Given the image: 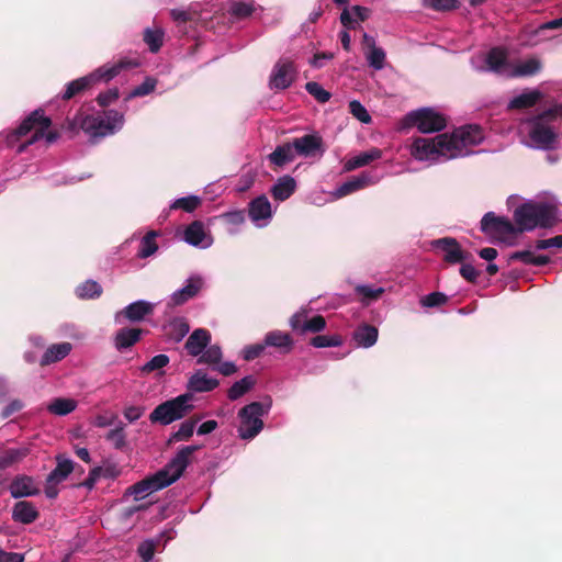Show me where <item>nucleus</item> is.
Listing matches in <instances>:
<instances>
[{
	"label": "nucleus",
	"mask_w": 562,
	"mask_h": 562,
	"mask_svg": "<svg viewBox=\"0 0 562 562\" xmlns=\"http://www.w3.org/2000/svg\"><path fill=\"white\" fill-rule=\"evenodd\" d=\"M485 139L484 130L476 124L456 128L452 133L424 138V164H441L473 153L472 147Z\"/></svg>",
	"instance_id": "nucleus-1"
},
{
	"label": "nucleus",
	"mask_w": 562,
	"mask_h": 562,
	"mask_svg": "<svg viewBox=\"0 0 562 562\" xmlns=\"http://www.w3.org/2000/svg\"><path fill=\"white\" fill-rule=\"evenodd\" d=\"M562 119V102L554 103L538 114L519 121L518 132L522 143L533 149L551 150L558 145L555 121Z\"/></svg>",
	"instance_id": "nucleus-2"
},
{
	"label": "nucleus",
	"mask_w": 562,
	"mask_h": 562,
	"mask_svg": "<svg viewBox=\"0 0 562 562\" xmlns=\"http://www.w3.org/2000/svg\"><path fill=\"white\" fill-rule=\"evenodd\" d=\"M471 66L479 72H493L505 78H526L539 74L542 63L538 57H529L512 63L505 48L493 47L471 58Z\"/></svg>",
	"instance_id": "nucleus-3"
},
{
	"label": "nucleus",
	"mask_w": 562,
	"mask_h": 562,
	"mask_svg": "<svg viewBox=\"0 0 562 562\" xmlns=\"http://www.w3.org/2000/svg\"><path fill=\"white\" fill-rule=\"evenodd\" d=\"M201 449L199 445L184 446L178 450L176 456L155 474L143 479L131 485L127 493L135 496V499H142L146 495L162 490L175 483L190 464L191 457Z\"/></svg>",
	"instance_id": "nucleus-4"
},
{
	"label": "nucleus",
	"mask_w": 562,
	"mask_h": 562,
	"mask_svg": "<svg viewBox=\"0 0 562 562\" xmlns=\"http://www.w3.org/2000/svg\"><path fill=\"white\" fill-rule=\"evenodd\" d=\"M558 201L554 198L529 200L514 212L517 232H530L537 227L550 228L559 221Z\"/></svg>",
	"instance_id": "nucleus-5"
},
{
	"label": "nucleus",
	"mask_w": 562,
	"mask_h": 562,
	"mask_svg": "<svg viewBox=\"0 0 562 562\" xmlns=\"http://www.w3.org/2000/svg\"><path fill=\"white\" fill-rule=\"evenodd\" d=\"M123 123L124 116L116 110H106L97 115L78 112L74 119H67L63 123V128L71 133L82 130L91 139L97 140L114 134L123 126Z\"/></svg>",
	"instance_id": "nucleus-6"
},
{
	"label": "nucleus",
	"mask_w": 562,
	"mask_h": 562,
	"mask_svg": "<svg viewBox=\"0 0 562 562\" xmlns=\"http://www.w3.org/2000/svg\"><path fill=\"white\" fill-rule=\"evenodd\" d=\"M52 125V120L45 115L44 110L36 109L31 112L21 124L8 133L5 144L8 147H13L22 137L34 131L30 139L21 144L18 153H23L30 145H33L41 138L45 137L48 144L56 142L59 138L58 131H47Z\"/></svg>",
	"instance_id": "nucleus-7"
},
{
	"label": "nucleus",
	"mask_w": 562,
	"mask_h": 562,
	"mask_svg": "<svg viewBox=\"0 0 562 562\" xmlns=\"http://www.w3.org/2000/svg\"><path fill=\"white\" fill-rule=\"evenodd\" d=\"M138 65V61L135 59L123 58L112 66L100 67L94 72L67 83L61 99L68 101L90 89L95 82L100 80L109 81L116 77L123 69L135 68Z\"/></svg>",
	"instance_id": "nucleus-8"
},
{
	"label": "nucleus",
	"mask_w": 562,
	"mask_h": 562,
	"mask_svg": "<svg viewBox=\"0 0 562 562\" xmlns=\"http://www.w3.org/2000/svg\"><path fill=\"white\" fill-rule=\"evenodd\" d=\"M191 400L192 394L184 393L172 400L166 401L155 407L149 415V420L153 424H160L164 426L179 420L193 409V405L190 404Z\"/></svg>",
	"instance_id": "nucleus-9"
},
{
	"label": "nucleus",
	"mask_w": 562,
	"mask_h": 562,
	"mask_svg": "<svg viewBox=\"0 0 562 562\" xmlns=\"http://www.w3.org/2000/svg\"><path fill=\"white\" fill-rule=\"evenodd\" d=\"M481 231L486 234L492 241L502 243L509 246L515 244L518 234L516 226L504 216H496L493 212L486 213L481 221Z\"/></svg>",
	"instance_id": "nucleus-10"
},
{
	"label": "nucleus",
	"mask_w": 562,
	"mask_h": 562,
	"mask_svg": "<svg viewBox=\"0 0 562 562\" xmlns=\"http://www.w3.org/2000/svg\"><path fill=\"white\" fill-rule=\"evenodd\" d=\"M265 413V407L260 402H252L239 411L238 435L241 439H252L261 431L263 428L261 417Z\"/></svg>",
	"instance_id": "nucleus-11"
},
{
	"label": "nucleus",
	"mask_w": 562,
	"mask_h": 562,
	"mask_svg": "<svg viewBox=\"0 0 562 562\" xmlns=\"http://www.w3.org/2000/svg\"><path fill=\"white\" fill-rule=\"evenodd\" d=\"M296 75L294 61L290 58H280L272 68L269 87L274 90H285L294 82Z\"/></svg>",
	"instance_id": "nucleus-12"
},
{
	"label": "nucleus",
	"mask_w": 562,
	"mask_h": 562,
	"mask_svg": "<svg viewBox=\"0 0 562 562\" xmlns=\"http://www.w3.org/2000/svg\"><path fill=\"white\" fill-rule=\"evenodd\" d=\"M326 319L323 315H314L308 317V311L301 310L294 313L290 319L289 325L291 329L297 335L318 334L326 328Z\"/></svg>",
	"instance_id": "nucleus-13"
},
{
	"label": "nucleus",
	"mask_w": 562,
	"mask_h": 562,
	"mask_svg": "<svg viewBox=\"0 0 562 562\" xmlns=\"http://www.w3.org/2000/svg\"><path fill=\"white\" fill-rule=\"evenodd\" d=\"M292 145L296 155L305 158L315 157L317 154L322 156L325 151L323 138L317 134H305L295 137Z\"/></svg>",
	"instance_id": "nucleus-14"
},
{
	"label": "nucleus",
	"mask_w": 562,
	"mask_h": 562,
	"mask_svg": "<svg viewBox=\"0 0 562 562\" xmlns=\"http://www.w3.org/2000/svg\"><path fill=\"white\" fill-rule=\"evenodd\" d=\"M10 494L13 498H22L29 496H35L40 494V488L35 484V481L32 476L21 474L16 475L10 486Z\"/></svg>",
	"instance_id": "nucleus-15"
},
{
	"label": "nucleus",
	"mask_w": 562,
	"mask_h": 562,
	"mask_svg": "<svg viewBox=\"0 0 562 562\" xmlns=\"http://www.w3.org/2000/svg\"><path fill=\"white\" fill-rule=\"evenodd\" d=\"M448 115L438 106H424V134L435 133L447 126Z\"/></svg>",
	"instance_id": "nucleus-16"
},
{
	"label": "nucleus",
	"mask_w": 562,
	"mask_h": 562,
	"mask_svg": "<svg viewBox=\"0 0 562 562\" xmlns=\"http://www.w3.org/2000/svg\"><path fill=\"white\" fill-rule=\"evenodd\" d=\"M434 249L442 252L446 261L451 263L460 262L463 259L459 244L453 238L445 237L430 243Z\"/></svg>",
	"instance_id": "nucleus-17"
},
{
	"label": "nucleus",
	"mask_w": 562,
	"mask_h": 562,
	"mask_svg": "<svg viewBox=\"0 0 562 562\" xmlns=\"http://www.w3.org/2000/svg\"><path fill=\"white\" fill-rule=\"evenodd\" d=\"M143 333L140 328L123 327L115 333L113 345L117 351L122 352L137 344Z\"/></svg>",
	"instance_id": "nucleus-18"
},
{
	"label": "nucleus",
	"mask_w": 562,
	"mask_h": 562,
	"mask_svg": "<svg viewBox=\"0 0 562 562\" xmlns=\"http://www.w3.org/2000/svg\"><path fill=\"white\" fill-rule=\"evenodd\" d=\"M203 281L200 277H191L188 280V283L176 291L170 299V305L179 306L194 297L199 291L202 289Z\"/></svg>",
	"instance_id": "nucleus-19"
},
{
	"label": "nucleus",
	"mask_w": 562,
	"mask_h": 562,
	"mask_svg": "<svg viewBox=\"0 0 562 562\" xmlns=\"http://www.w3.org/2000/svg\"><path fill=\"white\" fill-rule=\"evenodd\" d=\"M211 341V334L207 329L198 328L191 333L186 341L184 348L192 357L200 356Z\"/></svg>",
	"instance_id": "nucleus-20"
},
{
	"label": "nucleus",
	"mask_w": 562,
	"mask_h": 562,
	"mask_svg": "<svg viewBox=\"0 0 562 562\" xmlns=\"http://www.w3.org/2000/svg\"><path fill=\"white\" fill-rule=\"evenodd\" d=\"M543 98L539 89H525L521 93L513 97L507 108L509 110L528 109L535 106Z\"/></svg>",
	"instance_id": "nucleus-21"
},
{
	"label": "nucleus",
	"mask_w": 562,
	"mask_h": 562,
	"mask_svg": "<svg viewBox=\"0 0 562 562\" xmlns=\"http://www.w3.org/2000/svg\"><path fill=\"white\" fill-rule=\"evenodd\" d=\"M263 340L267 347H274L283 355L290 353L294 348V340L291 335L281 330L267 333Z\"/></svg>",
	"instance_id": "nucleus-22"
},
{
	"label": "nucleus",
	"mask_w": 562,
	"mask_h": 562,
	"mask_svg": "<svg viewBox=\"0 0 562 562\" xmlns=\"http://www.w3.org/2000/svg\"><path fill=\"white\" fill-rule=\"evenodd\" d=\"M216 379L209 378L203 370H196L189 379L187 389L190 392L203 393L213 391L218 386Z\"/></svg>",
	"instance_id": "nucleus-23"
},
{
	"label": "nucleus",
	"mask_w": 562,
	"mask_h": 562,
	"mask_svg": "<svg viewBox=\"0 0 562 562\" xmlns=\"http://www.w3.org/2000/svg\"><path fill=\"white\" fill-rule=\"evenodd\" d=\"M154 312V305L146 301H136L125 306L119 315L124 316L130 322H140L146 316L151 315Z\"/></svg>",
	"instance_id": "nucleus-24"
},
{
	"label": "nucleus",
	"mask_w": 562,
	"mask_h": 562,
	"mask_svg": "<svg viewBox=\"0 0 562 562\" xmlns=\"http://www.w3.org/2000/svg\"><path fill=\"white\" fill-rule=\"evenodd\" d=\"M38 517L40 513L31 502L19 501L13 506L12 519L14 521L29 525L34 522Z\"/></svg>",
	"instance_id": "nucleus-25"
},
{
	"label": "nucleus",
	"mask_w": 562,
	"mask_h": 562,
	"mask_svg": "<svg viewBox=\"0 0 562 562\" xmlns=\"http://www.w3.org/2000/svg\"><path fill=\"white\" fill-rule=\"evenodd\" d=\"M379 337V330L375 326L363 323L360 324L352 334V338L357 346L370 348L375 345Z\"/></svg>",
	"instance_id": "nucleus-26"
},
{
	"label": "nucleus",
	"mask_w": 562,
	"mask_h": 562,
	"mask_svg": "<svg viewBox=\"0 0 562 562\" xmlns=\"http://www.w3.org/2000/svg\"><path fill=\"white\" fill-rule=\"evenodd\" d=\"M248 214L252 222L268 220L272 216L271 204L266 195H259L248 204Z\"/></svg>",
	"instance_id": "nucleus-27"
},
{
	"label": "nucleus",
	"mask_w": 562,
	"mask_h": 562,
	"mask_svg": "<svg viewBox=\"0 0 562 562\" xmlns=\"http://www.w3.org/2000/svg\"><path fill=\"white\" fill-rule=\"evenodd\" d=\"M535 248L533 245L530 246L528 249L515 251L509 255L508 260L509 261H520L525 265H531V266H546L550 262V257L547 255H535Z\"/></svg>",
	"instance_id": "nucleus-28"
},
{
	"label": "nucleus",
	"mask_w": 562,
	"mask_h": 562,
	"mask_svg": "<svg viewBox=\"0 0 562 562\" xmlns=\"http://www.w3.org/2000/svg\"><path fill=\"white\" fill-rule=\"evenodd\" d=\"M296 189V182L291 176H283L278 179L271 188V194L277 201L288 200Z\"/></svg>",
	"instance_id": "nucleus-29"
},
{
	"label": "nucleus",
	"mask_w": 562,
	"mask_h": 562,
	"mask_svg": "<svg viewBox=\"0 0 562 562\" xmlns=\"http://www.w3.org/2000/svg\"><path fill=\"white\" fill-rule=\"evenodd\" d=\"M71 351L70 342L55 344L47 348L40 363L42 367L58 362L66 358Z\"/></svg>",
	"instance_id": "nucleus-30"
},
{
	"label": "nucleus",
	"mask_w": 562,
	"mask_h": 562,
	"mask_svg": "<svg viewBox=\"0 0 562 562\" xmlns=\"http://www.w3.org/2000/svg\"><path fill=\"white\" fill-rule=\"evenodd\" d=\"M296 153L292 145V142L284 143L276 147V149L269 155V160L277 167H283L284 165L294 160Z\"/></svg>",
	"instance_id": "nucleus-31"
},
{
	"label": "nucleus",
	"mask_w": 562,
	"mask_h": 562,
	"mask_svg": "<svg viewBox=\"0 0 562 562\" xmlns=\"http://www.w3.org/2000/svg\"><path fill=\"white\" fill-rule=\"evenodd\" d=\"M29 453L26 447L0 450V471L21 462Z\"/></svg>",
	"instance_id": "nucleus-32"
},
{
	"label": "nucleus",
	"mask_w": 562,
	"mask_h": 562,
	"mask_svg": "<svg viewBox=\"0 0 562 562\" xmlns=\"http://www.w3.org/2000/svg\"><path fill=\"white\" fill-rule=\"evenodd\" d=\"M56 467L47 475L49 481H56L58 483L65 481L68 475L75 470V463L72 460L65 458L63 454L56 456Z\"/></svg>",
	"instance_id": "nucleus-33"
},
{
	"label": "nucleus",
	"mask_w": 562,
	"mask_h": 562,
	"mask_svg": "<svg viewBox=\"0 0 562 562\" xmlns=\"http://www.w3.org/2000/svg\"><path fill=\"white\" fill-rule=\"evenodd\" d=\"M382 157V150L373 147L367 151H362L353 158L349 159L346 162L347 170H353L363 166L369 165L370 162L378 160Z\"/></svg>",
	"instance_id": "nucleus-34"
},
{
	"label": "nucleus",
	"mask_w": 562,
	"mask_h": 562,
	"mask_svg": "<svg viewBox=\"0 0 562 562\" xmlns=\"http://www.w3.org/2000/svg\"><path fill=\"white\" fill-rule=\"evenodd\" d=\"M77 407V402L72 398L56 397L47 406L49 413L57 416H66L74 412Z\"/></svg>",
	"instance_id": "nucleus-35"
},
{
	"label": "nucleus",
	"mask_w": 562,
	"mask_h": 562,
	"mask_svg": "<svg viewBox=\"0 0 562 562\" xmlns=\"http://www.w3.org/2000/svg\"><path fill=\"white\" fill-rule=\"evenodd\" d=\"M102 292V286L94 280H87L76 288V294L81 300L98 299Z\"/></svg>",
	"instance_id": "nucleus-36"
},
{
	"label": "nucleus",
	"mask_w": 562,
	"mask_h": 562,
	"mask_svg": "<svg viewBox=\"0 0 562 562\" xmlns=\"http://www.w3.org/2000/svg\"><path fill=\"white\" fill-rule=\"evenodd\" d=\"M205 237L204 225L194 221L184 229V240L192 246H200Z\"/></svg>",
	"instance_id": "nucleus-37"
},
{
	"label": "nucleus",
	"mask_w": 562,
	"mask_h": 562,
	"mask_svg": "<svg viewBox=\"0 0 562 562\" xmlns=\"http://www.w3.org/2000/svg\"><path fill=\"white\" fill-rule=\"evenodd\" d=\"M256 383L251 375H247L241 380L235 382L227 391V397L231 401H236L245 395Z\"/></svg>",
	"instance_id": "nucleus-38"
},
{
	"label": "nucleus",
	"mask_w": 562,
	"mask_h": 562,
	"mask_svg": "<svg viewBox=\"0 0 562 562\" xmlns=\"http://www.w3.org/2000/svg\"><path fill=\"white\" fill-rule=\"evenodd\" d=\"M157 235H158L157 232L150 231L142 238L140 244H139V249L137 252V256L139 258H148L157 251V249H158V245L156 243Z\"/></svg>",
	"instance_id": "nucleus-39"
},
{
	"label": "nucleus",
	"mask_w": 562,
	"mask_h": 562,
	"mask_svg": "<svg viewBox=\"0 0 562 562\" xmlns=\"http://www.w3.org/2000/svg\"><path fill=\"white\" fill-rule=\"evenodd\" d=\"M164 32L160 29H146L144 31V42L147 44L151 53H157L164 43Z\"/></svg>",
	"instance_id": "nucleus-40"
},
{
	"label": "nucleus",
	"mask_w": 562,
	"mask_h": 562,
	"mask_svg": "<svg viewBox=\"0 0 562 562\" xmlns=\"http://www.w3.org/2000/svg\"><path fill=\"white\" fill-rule=\"evenodd\" d=\"M356 293L361 296V302L369 305L371 302L376 301L384 293L383 288H372L370 285H357Z\"/></svg>",
	"instance_id": "nucleus-41"
},
{
	"label": "nucleus",
	"mask_w": 562,
	"mask_h": 562,
	"mask_svg": "<svg viewBox=\"0 0 562 562\" xmlns=\"http://www.w3.org/2000/svg\"><path fill=\"white\" fill-rule=\"evenodd\" d=\"M190 326L183 318H175L169 324L168 335L175 341H180L189 333Z\"/></svg>",
	"instance_id": "nucleus-42"
},
{
	"label": "nucleus",
	"mask_w": 562,
	"mask_h": 562,
	"mask_svg": "<svg viewBox=\"0 0 562 562\" xmlns=\"http://www.w3.org/2000/svg\"><path fill=\"white\" fill-rule=\"evenodd\" d=\"M412 127H417L422 132V109H416L407 113L400 122L398 131L404 132Z\"/></svg>",
	"instance_id": "nucleus-43"
},
{
	"label": "nucleus",
	"mask_w": 562,
	"mask_h": 562,
	"mask_svg": "<svg viewBox=\"0 0 562 562\" xmlns=\"http://www.w3.org/2000/svg\"><path fill=\"white\" fill-rule=\"evenodd\" d=\"M344 342L340 335L325 336L317 335L311 338L310 345L314 348L339 347Z\"/></svg>",
	"instance_id": "nucleus-44"
},
{
	"label": "nucleus",
	"mask_w": 562,
	"mask_h": 562,
	"mask_svg": "<svg viewBox=\"0 0 562 562\" xmlns=\"http://www.w3.org/2000/svg\"><path fill=\"white\" fill-rule=\"evenodd\" d=\"M385 57L386 55L383 48L378 46L371 47L366 52V58L369 66L375 70H381L384 67Z\"/></svg>",
	"instance_id": "nucleus-45"
},
{
	"label": "nucleus",
	"mask_w": 562,
	"mask_h": 562,
	"mask_svg": "<svg viewBox=\"0 0 562 562\" xmlns=\"http://www.w3.org/2000/svg\"><path fill=\"white\" fill-rule=\"evenodd\" d=\"M255 11L254 2H233L228 9V12L234 18L241 20L250 16Z\"/></svg>",
	"instance_id": "nucleus-46"
},
{
	"label": "nucleus",
	"mask_w": 562,
	"mask_h": 562,
	"mask_svg": "<svg viewBox=\"0 0 562 562\" xmlns=\"http://www.w3.org/2000/svg\"><path fill=\"white\" fill-rule=\"evenodd\" d=\"M198 420L199 418L183 422L179 429L172 434L171 438L169 439V443L173 441L189 440L194 432V427Z\"/></svg>",
	"instance_id": "nucleus-47"
},
{
	"label": "nucleus",
	"mask_w": 562,
	"mask_h": 562,
	"mask_svg": "<svg viewBox=\"0 0 562 562\" xmlns=\"http://www.w3.org/2000/svg\"><path fill=\"white\" fill-rule=\"evenodd\" d=\"M222 360V349L217 345H212L205 348V351L202 352L198 359V363H206V364H218Z\"/></svg>",
	"instance_id": "nucleus-48"
},
{
	"label": "nucleus",
	"mask_w": 562,
	"mask_h": 562,
	"mask_svg": "<svg viewBox=\"0 0 562 562\" xmlns=\"http://www.w3.org/2000/svg\"><path fill=\"white\" fill-rule=\"evenodd\" d=\"M402 158H413L417 161L422 160V137H415L411 144L401 147Z\"/></svg>",
	"instance_id": "nucleus-49"
},
{
	"label": "nucleus",
	"mask_w": 562,
	"mask_h": 562,
	"mask_svg": "<svg viewBox=\"0 0 562 562\" xmlns=\"http://www.w3.org/2000/svg\"><path fill=\"white\" fill-rule=\"evenodd\" d=\"M160 538H158L156 540L148 539L139 543L137 548V553L142 558L143 562H149L153 559L156 548L160 543Z\"/></svg>",
	"instance_id": "nucleus-50"
},
{
	"label": "nucleus",
	"mask_w": 562,
	"mask_h": 562,
	"mask_svg": "<svg viewBox=\"0 0 562 562\" xmlns=\"http://www.w3.org/2000/svg\"><path fill=\"white\" fill-rule=\"evenodd\" d=\"M201 204V199L196 195H189L177 199L170 206L172 210L181 209L188 213L193 212Z\"/></svg>",
	"instance_id": "nucleus-51"
},
{
	"label": "nucleus",
	"mask_w": 562,
	"mask_h": 562,
	"mask_svg": "<svg viewBox=\"0 0 562 562\" xmlns=\"http://www.w3.org/2000/svg\"><path fill=\"white\" fill-rule=\"evenodd\" d=\"M106 440L111 441L115 449L122 450L126 446V435L124 432V425H120L110 430L106 435Z\"/></svg>",
	"instance_id": "nucleus-52"
},
{
	"label": "nucleus",
	"mask_w": 562,
	"mask_h": 562,
	"mask_svg": "<svg viewBox=\"0 0 562 562\" xmlns=\"http://www.w3.org/2000/svg\"><path fill=\"white\" fill-rule=\"evenodd\" d=\"M305 90L321 103L327 102L331 97L330 92L315 81H308L305 85Z\"/></svg>",
	"instance_id": "nucleus-53"
},
{
	"label": "nucleus",
	"mask_w": 562,
	"mask_h": 562,
	"mask_svg": "<svg viewBox=\"0 0 562 562\" xmlns=\"http://www.w3.org/2000/svg\"><path fill=\"white\" fill-rule=\"evenodd\" d=\"M168 363H169V357L167 355L160 353V355L153 357L148 362H146L142 367V372L148 374L156 370L162 369Z\"/></svg>",
	"instance_id": "nucleus-54"
},
{
	"label": "nucleus",
	"mask_w": 562,
	"mask_h": 562,
	"mask_svg": "<svg viewBox=\"0 0 562 562\" xmlns=\"http://www.w3.org/2000/svg\"><path fill=\"white\" fill-rule=\"evenodd\" d=\"M459 0H424V5L436 11H450L459 8Z\"/></svg>",
	"instance_id": "nucleus-55"
},
{
	"label": "nucleus",
	"mask_w": 562,
	"mask_h": 562,
	"mask_svg": "<svg viewBox=\"0 0 562 562\" xmlns=\"http://www.w3.org/2000/svg\"><path fill=\"white\" fill-rule=\"evenodd\" d=\"M349 111L350 113L359 120L361 123H370L371 116L368 113L367 109L357 100H352L349 102Z\"/></svg>",
	"instance_id": "nucleus-56"
},
{
	"label": "nucleus",
	"mask_w": 562,
	"mask_h": 562,
	"mask_svg": "<svg viewBox=\"0 0 562 562\" xmlns=\"http://www.w3.org/2000/svg\"><path fill=\"white\" fill-rule=\"evenodd\" d=\"M533 248L535 250L562 248V235H557L547 239H537L533 244Z\"/></svg>",
	"instance_id": "nucleus-57"
},
{
	"label": "nucleus",
	"mask_w": 562,
	"mask_h": 562,
	"mask_svg": "<svg viewBox=\"0 0 562 562\" xmlns=\"http://www.w3.org/2000/svg\"><path fill=\"white\" fill-rule=\"evenodd\" d=\"M170 15L176 22L187 23L191 21H196L199 19V13L194 10H179L172 9L170 11Z\"/></svg>",
	"instance_id": "nucleus-58"
},
{
	"label": "nucleus",
	"mask_w": 562,
	"mask_h": 562,
	"mask_svg": "<svg viewBox=\"0 0 562 562\" xmlns=\"http://www.w3.org/2000/svg\"><path fill=\"white\" fill-rule=\"evenodd\" d=\"M156 87V81L151 78H146V80L134 88V90L131 92L127 99L133 97H144L149 94L151 91H154Z\"/></svg>",
	"instance_id": "nucleus-59"
},
{
	"label": "nucleus",
	"mask_w": 562,
	"mask_h": 562,
	"mask_svg": "<svg viewBox=\"0 0 562 562\" xmlns=\"http://www.w3.org/2000/svg\"><path fill=\"white\" fill-rule=\"evenodd\" d=\"M119 97H120L119 89L112 88L105 92L99 93L95 100L100 106L105 108V106L110 105L111 103H113L114 101H116L119 99Z\"/></svg>",
	"instance_id": "nucleus-60"
},
{
	"label": "nucleus",
	"mask_w": 562,
	"mask_h": 562,
	"mask_svg": "<svg viewBox=\"0 0 562 562\" xmlns=\"http://www.w3.org/2000/svg\"><path fill=\"white\" fill-rule=\"evenodd\" d=\"M266 347H267V345L265 341L262 344H255V345H249V346L245 347L244 359L246 361L255 360L256 358H258L262 355Z\"/></svg>",
	"instance_id": "nucleus-61"
},
{
	"label": "nucleus",
	"mask_w": 562,
	"mask_h": 562,
	"mask_svg": "<svg viewBox=\"0 0 562 562\" xmlns=\"http://www.w3.org/2000/svg\"><path fill=\"white\" fill-rule=\"evenodd\" d=\"M447 295L441 292H432L424 296V307L440 306L447 302Z\"/></svg>",
	"instance_id": "nucleus-62"
},
{
	"label": "nucleus",
	"mask_w": 562,
	"mask_h": 562,
	"mask_svg": "<svg viewBox=\"0 0 562 562\" xmlns=\"http://www.w3.org/2000/svg\"><path fill=\"white\" fill-rule=\"evenodd\" d=\"M362 187L363 181H361L360 179H355L342 183L338 189V193L340 196H344L361 189Z\"/></svg>",
	"instance_id": "nucleus-63"
},
{
	"label": "nucleus",
	"mask_w": 562,
	"mask_h": 562,
	"mask_svg": "<svg viewBox=\"0 0 562 562\" xmlns=\"http://www.w3.org/2000/svg\"><path fill=\"white\" fill-rule=\"evenodd\" d=\"M222 217L226 223L232 225H240L245 222V212L244 211H232L224 213Z\"/></svg>",
	"instance_id": "nucleus-64"
}]
</instances>
